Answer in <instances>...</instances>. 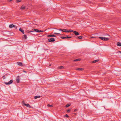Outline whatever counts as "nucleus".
I'll use <instances>...</instances> for the list:
<instances>
[{"label":"nucleus","mask_w":121,"mask_h":121,"mask_svg":"<svg viewBox=\"0 0 121 121\" xmlns=\"http://www.w3.org/2000/svg\"><path fill=\"white\" fill-rule=\"evenodd\" d=\"M16 81L17 83H19V79H17Z\"/></svg>","instance_id":"4be33fe9"},{"label":"nucleus","mask_w":121,"mask_h":121,"mask_svg":"<svg viewBox=\"0 0 121 121\" xmlns=\"http://www.w3.org/2000/svg\"><path fill=\"white\" fill-rule=\"evenodd\" d=\"M99 38L103 40H105V37H99Z\"/></svg>","instance_id":"9d476101"},{"label":"nucleus","mask_w":121,"mask_h":121,"mask_svg":"<svg viewBox=\"0 0 121 121\" xmlns=\"http://www.w3.org/2000/svg\"><path fill=\"white\" fill-rule=\"evenodd\" d=\"M41 97V96L38 95L37 96H35V99H37L38 98H39Z\"/></svg>","instance_id":"f8f14e48"},{"label":"nucleus","mask_w":121,"mask_h":121,"mask_svg":"<svg viewBox=\"0 0 121 121\" xmlns=\"http://www.w3.org/2000/svg\"><path fill=\"white\" fill-rule=\"evenodd\" d=\"M73 32L76 35H79V34L78 32L76 31H74Z\"/></svg>","instance_id":"39448f33"},{"label":"nucleus","mask_w":121,"mask_h":121,"mask_svg":"<svg viewBox=\"0 0 121 121\" xmlns=\"http://www.w3.org/2000/svg\"><path fill=\"white\" fill-rule=\"evenodd\" d=\"M61 38L63 39H65L66 38V37H61Z\"/></svg>","instance_id":"a878e982"},{"label":"nucleus","mask_w":121,"mask_h":121,"mask_svg":"<svg viewBox=\"0 0 121 121\" xmlns=\"http://www.w3.org/2000/svg\"><path fill=\"white\" fill-rule=\"evenodd\" d=\"M25 8V6H23V5H22L21 6V9H22L23 10Z\"/></svg>","instance_id":"dca6fc26"},{"label":"nucleus","mask_w":121,"mask_h":121,"mask_svg":"<svg viewBox=\"0 0 121 121\" xmlns=\"http://www.w3.org/2000/svg\"><path fill=\"white\" fill-rule=\"evenodd\" d=\"M98 61V60H95L94 61H93L92 62L93 63H95L97 62Z\"/></svg>","instance_id":"2eb2a0df"},{"label":"nucleus","mask_w":121,"mask_h":121,"mask_svg":"<svg viewBox=\"0 0 121 121\" xmlns=\"http://www.w3.org/2000/svg\"><path fill=\"white\" fill-rule=\"evenodd\" d=\"M32 30H34L35 31V32H43V31H41L39 30L35 29H32Z\"/></svg>","instance_id":"f257e3e1"},{"label":"nucleus","mask_w":121,"mask_h":121,"mask_svg":"<svg viewBox=\"0 0 121 121\" xmlns=\"http://www.w3.org/2000/svg\"><path fill=\"white\" fill-rule=\"evenodd\" d=\"M82 36H80L78 37V38H79V39H82Z\"/></svg>","instance_id":"393cba45"},{"label":"nucleus","mask_w":121,"mask_h":121,"mask_svg":"<svg viewBox=\"0 0 121 121\" xmlns=\"http://www.w3.org/2000/svg\"><path fill=\"white\" fill-rule=\"evenodd\" d=\"M51 65V64H50L49 65V66H50Z\"/></svg>","instance_id":"ea45409f"},{"label":"nucleus","mask_w":121,"mask_h":121,"mask_svg":"<svg viewBox=\"0 0 121 121\" xmlns=\"http://www.w3.org/2000/svg\"><path fill=\"white\" fill-rule=\"evenodd\" d=\"M67 31V30L66 29H63L62 30V31L64 32H66V31Z\"/></svg>","instance_id":"6ab92c4d"},{"label":"nucleus","mask_w":121,"mask_h":121,"mask_svg":"<svg viewBox=\"0 0 121 121\" xmlns=\"http://www.w3.org/2000/svg\"><path fill=\"white\" fill-rule=\"evenodd\" d=\"M47 106L48 107H52L53 106V105L52 104L51 105H50L49 104L47 105Z\"/></svg>","instance_id":"f3484780"},{"label":"nucleus","mask_w":121,"mask_h":121,"mask_svg":"<svg viewBox=\"0 0 121 121\" xmlns=\"http://www.w3.org/2000/svg\"><path fill=\"white\" fill-rule=\"evenodd\" d=\"M77 111V109H75L74 110V111L75 112L76 111Z\"/></svg>","instance_id":"2f4dec72"},{"label":"nucleus","mask_w":121,"mask_h":121,"mask_svg":"<svg viewBox=\"0 0 121 121\" xmlns=\"http://www.w3.org/2000/svg\"><path fill=\"white\" fill-rule=\"evenodd\" d=\"M13 82V80H11L8 82H5V83L7 85H9L11 84Z\"/></svg>","instance_id":"7ed1b4c3"},{"label":"nucleus","mask_w":121,"mask_h":121,"mask_svg":"<svg viewBox=\"0 0 121 121\" xmlns=\"http://www.w3.org/2000/svg\"><path fill=\"white\" fill-rule=\"evenodd\" d=\"M32 32V31H30V32Z\"/></svg>","instance_id":"79ce46f5"},{"label":"nucleus","mask_w":121,"mask_h":121,"mask_svg":"<svg viewBox=\"0 0 121 121\" xmlns=\"http://www.w3.org/2000/svg\"><path fill=\"white\" fill-rule=\"evenodd\" d=\"M105 40H108L109 39L108 38H105Z\"/></svg>","instance_id":"bb28decb"},{"label":"nucleus","mask_w":121,"mask_h":121,"mask_svg":"<svg viewBox=\"0 0 121 121\" xmlns=\"http://www.w3.org/2000/svg\"><path fill=\"white\" fill-rule=\"evenodd\" d=\"M14 28H17V27H14Z\"/></svg>","instance_id":"a19ab883"},{"label":"nucleus","mask_w":121,"mask_h":121,"mask_svg":"<svg viewBox=\"0 0 121 121\" xmlns=\"http://www.w3.org/2000/svg\"><path fill=\"white\" fill-rule=\"evenodd\" d=\"M90 38H95V37H92V36H91V37H90Z\"/></svg>","instance_id":"7c9ffc66"},{"label":"nucleus","mask_w":121,"mask_h":121,"mask_svg":"<svg viewBox=\"0 0 121 121\" xmlns=\"http://www.w3.org/2000/svg\"><path fill=\"white\" fill-rule=\"evenodd\" d=\"M22 103L23 104H24V105L26 106L27 107H29V108L31 107L29 104H26L23 101Z\"/></svg>","instance_id":"f03ea898"},{"label":"nucleus","mask_w":121,"mask_h":121,"mask_svg":"<svg viewBox=\"0 0 121 121\" xmlns=\"http://www.w3.org/2000/svg\"><path fill=\"white\" fill-rule=\"evenodd\" d=\"M80 60V59H77L76 60H74V61H79Z\"/></svg>","instance_id":"aec40b11"},{"label":"nucleus","mask_w":121,"mask_h":121,"mask_svg":"<svg viewBox=\"0 0 121 121\" xmlns=\"http://www.w3.org/2000/svg\"><path fill=\"white\" fill-rule=\"evenodd\" d=\"M47 36L50 37H55L56 36L54 35H47Z\"/></svg>","instance_id":"1a4fd4ad"},{"label":"nucleus","mask_w":121,"mask_h":121,"mask_svg":"<svg viewBox=\"0 0 121 121\" xmlns=\"http://www.w3.org/2000/svg\"><path fill=\"white\" fill-rule=\"evenodd\" d=\"M17 64L18 65L20 66H22V62H17Z\"/></svg>","instance_id":"423d86ee"},{"label":"nucleus","mask_w":121,"mask_h":121,"mask_svg":"<svg viewBox=\"0 0 121 121\" xmlns=\"http://www.w3.org/2000/svg\"><path fill=\"white\" fill-rule=\"evenodd\" d=\"M55 40L54 38H51L50 39H48V41L49 42H54L55 41Z\"/></svg>","instance_id":"20e7f679"},{"label":"nucleus","mask_w":121,"mask_h":121,"mask_svg":"<svg viewBox=\"0 0 121 121\" xmlns=\"http://www.w3.org/2000/svg\"><path fill=\"white\" fill-rule=\"evenodd\" d=\"M77 70H82L83 69L82 68H78L76 69Z\"/></svg>","instance_id":"4468645a"},{"label":"nucleus","mask_w":121,"mask_h":121,"mask_svg":"<svg viewBox=\"0 0 121 121\" xmlns=\"http://www.w3.org/2000/svg\"><path fill=\"white\" fill-rule=\"evenodd\" d=\"M21 1V0H17L16 2L17 3H18Z\"/></svg>","instance_id":"412c9836"},{"label":"nucleus","mask_w":121,"mask_h":121,"mask_svg":"<svg viewBox=\"0 0 121 121\" xmlns=\"http://www.w3.org/2000/svg\"><path fill=\"white\" fill-rule=\"evenodd\" d=\"M62 30H62L61 29H60L59 30H60V31H62Z\"/></svg>","instance_id":"72a5a7b5"},{"label":"nucleus","mask_w":121,"mask_h":121,"mask_svg":"<svg viewBox=\"0 0 121 121\" xmlns=\"http://www.w3.org/2000/svg\"><path fill=\"white\" fill-rule=\"evenodd\" d=\"M3 79H5V77L4 76H3Z\"/></svg>","instance_id":"473e14b6"},{"label":"nucleus","mask_w":121,"mask_h":121,"mask_svg":"<svg viewBox=\"0 0 121 121\" xmlns=\"http://www.w3.org/2000/svg\"><path fill=\"white\" fill-rule=\"evenodd\" d=\"M65 116L67 117H69V116L67 114Z\"/></svg>","instance_id":"cd10ccee"},{"label":"nucleus","mask_w":121,"mask_h":121,"mask_svg":"<svg viewBox=\"0 0 121 121\" xmlns=\"http://www.w3.org/2000/svg\"><path fill=\"white\" fill-rule=\"evenodd\" d=\"M119 52L120 53H121V52H120V51H119Z\"/></svg>","instance_id":"58836bf2"},{"label":"nucleus","mask_w":121,"mask_h":121,"mask_svg":"<svg viewBox=\"0 0 121 121\" xmlns=\"http://www.w3.org/2000/svg\"><path fill=\"white\" fill-rule=\"evenodd\" d=\"M24 36L25 39H26L27 37L26 35H24Z\"/></svg>","instance_id":"5701e85b"},{"label":"nucleus","mask_w":121,"mask_h":121,"mask_svg":"<svg viewBox=\"0 0 121 121\" xmlns=\"http://www.w3.org/2000/svg\"><path fill=\"white\" fill-rule=\"evenodd\" d=\"M9 0V1H11L12 0Z\"/></svg>","instance_id":"e433bc0d"},{"label":"nucleus","mask_w":121,"mask_h":121,"mask_svg":"<svg viewBox=\"0 0 121 121\" xmlns=\"http://www.w3.org/2000/svg\"><path fill=\"white\" fill-rule=\"evenodd\" d=\"M66 38H68V36H67L66 37Z\"/></svg>","instance_id":"f704fd0d"},{"label":"nucleus","mask_w":121,"mask_h":121,"mask_svg":"<svg viewBox=\"0 0 121 121\" xmlns=\"http://www.w3.org/2000/svg\"><path fill=\"white\" fill-rule=\"evenodd\" d=\"M71 105V104L70 103H69V104H67L66 105V107H68L70 106Z\"/></svg>","instance_id":"a211bd4d"},{"label":"nucleus","mask_w":121,"mask_h":121,"mask_svg":"<svg viewBox=\"0 0 121 121\" xmlns=\"http://www.w3.org/2000/svg\"><path fill=\"white\" fill-rule=\"evenodd\" d=\"M64 68V67L63 66H60L59 67V68L60 69H63Z\"/></svg>","instance_id":"b1692460"},{"label":"nucleus","mask_w":121,"mask_h":121,"mask_svg":"<svg viewBox=\"0 0 121 121\" xmlns=\"http://www.w3.org/2000/svg\"><path fill=\"white\" fill-rule=\"evenodd\" d=\"M15 26L13 24L10 25L9 26V27L10 28H11L13 27H15Z\"/></svg>","instance_id":"0eeeda50"},{"label":"nucleus","mask_w":121,"mask_h":121,"mask_svg":"<svg viewBox=\"0 0 121 121\" xmlns=\"http://www.w3.org/2000/svg\"><path fill=\"white\" fill-rule=\"evenodd\" d=\"M70 110H67V112H70Z\"/></svg>","instance_id":"c85d7f7f"},{"label":"nucleus","mask_w":121,"mask_h":121,"mask_svg":"<svg viewBox=\"0 0 121 121\" xmlns=\"http://www.w3.org/2000/svg\"><path fill=\"white\" fill-rule=\"evenodd\" d=\"M117 45L119 46H121V43L119 42H118L117 44Z\"/></svg>","instance_id":"9b49d317"},{"label":"nucleus","mask_w":121,"mask_h":121,"mask_svg":"<svg viewBox=\"0 0 121 121\" xmlns=\"http://www.w3.org/2000/svg\"><path fill=\"white\" fill-rule=\"evenodd\" d=\"M19 30L21 31L23 34H24V31L23 30H22L21 28L19 29Z\"/></svg>","instance_id":"6e6552de"},{"label":"nucleus","mask_w":121,"mask_h":121,"mask_svg":"<svg viewBox=\"0 0 121 121\" xmlns=\"http://www.w3.org/2000/svg\"><path fill=\"white\" fill-rule=\"evenodd\" d=\"M71 38V37H68V38Z\"/></svg>","instance_id":"c9c22d12"},{"label":"nucleus","mask_w":121,"mask_h":121,"mask_svg":"<svg viewBox=\"0 0 121 121\" xmlns=\"http://www.w3.org/2000/svg\"><path fill=\"white\" fill-rule=\"evenodd\" d=\"M23 72H25V73H26V72L25 71H23Z\"/></svg>","instance_id":"4c0bfd02"},{"label":"nucleus","mask_w":121,"mask_h":121,"mask_svg":"<svg viewBox=\"0 0 121 121\" xmlns=\"http://www.w3.org/2000/svg\"><path fill=\"white\" fill-rule=\"evenodd\" d=\"M54 33L55 34H56V35H57V34H59V33Z\"/></svg>","instance_id":"c756f323"},{"label":"nucleus","mask_w":121,"mask_h":121,"mask_svg":"<svg viewBox=\"0 0 121 121\" xmlns=\"http://www.w3.org/2000/svg\"><path fill=\"white\" fill-rule=\"evenodd\" d=\"M73 31V30H67V31H66V32H71Z\"/></svg>","instance_id":"ddd939ff"}]
</instances>
